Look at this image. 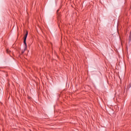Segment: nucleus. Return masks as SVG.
Listing matches in <instances>:
<instances>
[{"mask_svg": "<svg viewBox=\"0 0 131 131\" xmlns=\"http://www.w3.org/2000/svg\"><path fill=\"white\" fill-rule=\"evenodd\" d=\"M28 35V31H26V34L24 37V43L25 45L26 48L27 47V45L26 44V39L27 38Z\"/></svg>", "mask_w": 131, "mask_h": 131, "instance_id": "f257e3e1", "label": "nucleus"}, {"mask_svg": "<svg viewBox=\"0 0 131 131\" xmlns=\"http://www.w3.org/2000/svg\"><path fill=\"white\" fill-rule=\"evenodd\" d=\"M11 52V50H9V49L6 50V53H7V54H10Z\"/></svg>", "mask_w": 131, "mask_h": 131, "instance_id": "f03ea898", "label": "nucleus"}, {"mask_svg": "<svg viewBox=\"0 0 131 131\" xmlns=\"http://www.w3.org/2000/svg\"><path fill=\"white\" fill-rule=\"evenodd\" d=\"M129 40H131V35L129 36Z\"/></svg>", "mask_w": 131, "mask_h": 131, "instance_id": "7ed1b4c3", "label": "nucleus"}, {"mask_svg": "<svg viewBox=\"0 0 131 131\" xmlns=\"http://www.w3.org/2000/svg\"><path fill=\"white\" fill-rule=\"evenodd\" d=\"M24 52H25V51H22L21 52L22 54H24Z\"/></svg>", "mask_w": 131, "mask_h": 131, "instance_id": "20e7f679", "label": "nucleus"}]
</instances>
